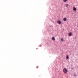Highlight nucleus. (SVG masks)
Returning <instances> with one entry per match:
<instances>
[{
    "instance_id": "nucleus-1",
    "label": "nucleus",
    "mask_w": 78,
    "mask_h": 78,
    "mask_svg": "<svg viewBox=\"0 0 78 78\" xmlns=\"http://www.w3.org/2000/svg\"><path fill=\"white\" fill-rule=\"evenodd\" d=\"M63 72L64 73H67V69L66 68H64L63 69Z\"/></svg>"
},
{
    "instance_id": "nucleus-2",
    "label": "nucleus",
    "mask_w": 78,
    "mask_h": 78,
    "mask_svg": "<svg viewBox=\"0 0 78 78\" xmlns=\"http://www.w3.org/2000/svg\"><path fill=\"white\" fill-rule=\"evenodd\" d=\"M69 36H72V33L70 32L69 33Z\"/></svg>"
},
{
    "instance_id": "nucleus-3",
    "label": "nucleus",
    "mask_w": 78,
    "mask_h": 78,
    "mask_svg": "<svg viewBox=\"0 0 78 78\" xmlns=\"http://www.w3.org/2000/svg\"><path fill=\"white\" fill-rule=\"evenodd\" d=\"M66 7H68V6H69V5L67 4H65L64 5Z\"/></svg>"
},
{
    "instance_id": "nucleus-4",
    "label": "nucleus",
    "mask_w": 78,
    "mask_h": 78,
    "mask_svg": "<svg viewBox=\"0 0 78 78\" xmlns=\"http://www.w3.org/2000/svg\"><path fill=\"white\" fill-rule=\"evenodd\" d=\"M73 11H76V8L75 7H73Z\"/></svg>"
},
{
    "instance_id": "nucleus-5",
    "label": "nucleus",
    "mask_w": 78,
    "mask_h": 78,
    "mask_svg": "<svg viewBox=\"0 0 78 78\" xmlns=\"http://www.w3.org/2000/svg\"><path fill=\"white\" fill-rule=\"evenodd\" d=\"M57 23H58V24H61V21L58 20L57 21Z\"/></svg>"
},
{
    "instance_id": "nucleus-6",
    "label": "nucleus",
    "mask_w": 78,
    "mask_h": 78,
    "mask_svg": "<svg viewBox=\"0 0 78 78\" xmlns=\"http://www.w3.org/2000/svg\"><path fill=\"white\" fill-rule=\"evenodd\" d=\"M63 20L65 22L67 20V18H63Z\"/></svg>"
},
{
    "instance_id": "nucleus-7",
    "label": "nucleus",
    "mask_w": 78,
    "mask_h": 78,
    "mask_svg": "<svg viewBox=\"0 0 78 78\" xmlns=\"http://www.w3.org/2000/svg\"><path fill=\"white\" fill-rule=\"evenodd\" d=\"M52 39L53 41H55V37H52Z\"/></svg>"
},
{
    "instance_id": "nucleus-8",
    "label": "nucleus",
    "mask_w": 78,
    "mask_h": 78,
    "mask_svg": "<svg viewBox=\"0 0 78 78\" xmlns=\"http://www.w3.org/2000/svg\"><path fill=\"white\" fill-rule=\"evenodd\" d=\"M61 41H62V42H63V41H64V39H63L62 38H61Z\"/></svg>"
},
{
    "instance_id": "nucleus-9",
    "label": "nucleus",
    "mask_w": 78,
    "mask_h": 78,
    "mask_svg": "<svg viewBox=\"0 0 78 78\" xmlns=\"http://www.w3.org/2000/svg\"><path fill=\"white\" fill-rule=\"evenodd\" d=\"M69 56L67 55V56H66V59H69Z\"/></svg>"
},
{
    "instance_id": "nucleus-10",
    "label": "nucleus",
    "mask_w": 78,
    "mask_h": 78,
    "mask_svg": "<svg viewBox=\"0 0 78 78\" xmlns=\"http://www.w3.org/2000/svg\"><path fill=\"white\" fill-rule=\"evenodd\" d=\"M68 0H63V2H66Z\"/></svg>"
}]
</instances>
